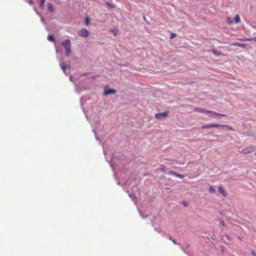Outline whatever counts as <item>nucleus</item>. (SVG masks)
I'll return each instance as SVG.
<instances>
[{
    "instance_id": "1",
    "label": "nucleus",
    "mask_w": 256,
    "mask_h": 256,
    "mask_svg": "<svg viewBox=\"0 0 256 256\" xmlns=\"http://www.w3.org/2000/svg\"><path fill=\"white\" fill-rule=\"evenodd\" d=\"M218 127H225L227 129H228L230 130H232V131L234 130V129L232 127H230L228 125H225V124L222 125V124H213V123L210 124H208L204 125L202 126V129H208V128H218Z\"/></svg>"
},
{
    "instance_id": "2",
    "label": "nucleus",
    "mask_w": 256,
    "mask_h": 256,
    "mask_svg": "<svg viewBox=\"0 0 256 256\" xmlns=\"http://www.w3.org/2000/svg\"><path fill=\"white\" fill-rule=\"evenodd\" d=\"M62 45L64 48L66 56H69L71 54V44L70 41L68 39H66L62 41Z\"/></svg>"
},
{
    "instance_id": "3",
    "label": "nucleus",
    "mask_w": 256,
    "mask_h": 256,
    "mask_svg": "<svg viewBox=\"0 0 256 256\" xmlns=\"http://www.w3.org/2000/svg\"><path fill=\"white\" fill-rule=\"evenodd\" d=\"M78 35L82 38H87L88 36L89 32L86 28H82L78 32Z\"/></svg>"
},
{
    "instance_id": "4",
    "label": "nucleus",
    "mask_w": 256,
    "mask_h": 256,
    "mask_svg": "<svg viewBox=\"0 0 256 256\" xmlns=\"http://www.w3.org/2000/svg\"><path fill=\"white\" fill-rule=\"evenodd\" d=\"M254 147L253 146H250L248 147H247L246 148H244L243 149L241 152L240 153L244 154H250L251 152H252L254 151Z\"/></svg>"
},
{
    "instance_id": "5",
    "label": "nucleus",
    "mask_w": 256,
    "mask_h": 256,
    "mask_svg": "<svg viewBox=\"0 0 256 256\" xmlns=\"http://www.w3.org/2000/svg\"><path fill=\"white\" fill-rule=\"evenodd\" d=\"M194 111L198 112L204 113V114H210L211 110H206L204 108H196L194 109Z\"/></svg>"
},
{
    "instance_id": "6",
    "label": "nucleus",
    "mask_w": 256,
    "mask_h": 256,
    "mask_svg": "<svg viewBox=\"0 0 256 256\" xmlns=\"http://www.w3.org/2000/svg\"><path fill=\"white\" fill-rule=\"evenodd\" d=\"M169 112H163L159 114H155V118H156L160 119V117H166Z\"/></svg>"
},
{
    "instance_id": "7",
    "label": "nucleus",
    "mask_w": 256,
    "mask_h": 256,
    "mask_svg": "<svg viewBox=\"0 0 256 256\" xmlns=\"http://www.w3.org/2000/svg\"><path fill=\"white\" fill-rule=\"evenodd\" d=\"M218 192L222 194L224 196H228V192L222 188V186H219L218 188Z\"/></svg>"
},
{
    "instance_id": "8",
    "label": "nucleus",
    "mask_w": 256,
    "mask_h": 256,
    "mask_svg": "<svg viewBox=\"0 0 256 256\" xmlns=\"http://www.w3.org/2000/svg\"><path fill=\"white\" fill-rule=\"evenodd\" d=\"M116 92V90L113 89H110L108 90H105L104 94L106 96L108 94H114Z\"/></svg>"
},
{
    "instance_id": "9",
    "label": "nucleus",
    "mask_w": 256,
    "mask_h": 256,
    "mask_svg": "<svg viewBox=\"0 0 256 256\" xmlns=\"http://www.w3.org/2000/svg\"><path fill=\"white\" fill-rule=\"evenodd\" d=\"M60 66L63 72L65 73L66 69L68 68V65L64 64V63H62L60 64ZM68 66L70 67V65H69Z\"/></svg>"
},
{
    "instance_id": "10",
    "label": "nucleus",
    "mask_w": 256,
    "mask_h": 256,
    "mask_svg": "<svg viewBox=\"0 0 256 256\" xmlns=\"http://www.w3.org/2000/svg\"><path fill=\"white\" fill-rule=\"evenodd\" d=\"M158 170L160 172H164L166 170V166L164 164H161L160 166V167L158 168Z\"/></svg>"
},
{
    "instance_id": "11",
    "label": "nucleus",
    "mask_w": 256,
    "mask_h": 256,
    "mask_svg": "<svg viewBox=\"0 0 256 256\" xmlns=\"http://www.w3.org/2000/svg\"><path fill=\"white\" fill-rule=\"evenodd\" d=\"M48 8L51 12H54V7L52 6L51 3L48 4Z\"/></svg>"
},
{
    "instance_id": "12",
    "label": "nucleus",
    "mask_w": 256,
    "mask_h": 256,
    "mask_svg": "<svg viewBox=\"0 0 256 256\" xmlns=\"http://www.w3.org/2000/svg\"><path fill=\"white\" fill-rule=\"evenodd\" d=\"M240 22V18L238 14H236L234 17V23L238 24Z\"/></svg>"
},
{
    "instance_id": "13",
    "label": "nucleus",
    "mask_w": 256,
    "mask_h": 256,
    "mask_svg": "<svg viewBox=\"0 0 256 256\" xmlns=\"http://www.w3.org/2000/svg\"><path fill=\"white\" fill-rule=\"evenodd\" d=\"M48 39L49 41L52 42H54L55 39L52 35H48Z\"/></svg>"
},
{
    "instance_id": "14",
    "label": "nucleus",
    "mask_w": 256,
    "mask_h": 256,
    "mask_svg": "<svg viewBox=\"0 0 256 256\" xmlns=\"http://www.w3.org/2000/svg\"><path fill=\"white\" fill-rule=\"evenodd\" d=\"M211 112H210V114H214V115H216V116H226V114H220V113L216 112H214V111L211 110Z\"/></svg>"
},
{
    "instance_id": "15",
    "label": "nucleus",
    "mask_w": 256,
    "mask_h": 256,
    "mask_svg": "<svg viewBox=\"0 0 256 256\" xmlns=\"http://www.w3.org/2000/svg\"><path fill=\"white\" fill-rule=\"evenodd\" d=\"M234 44L236 46H240V47H245V46L246 45V44H241V43H238V42H236V44Z\"/></svg>"
},
{
    "instance_id": "16",
    "label": "nucleus",
    "mask_w": 256,
    "mask_h": 256,
    "mask_svg": "<svg viewBox=\"0 0 256 256\" xmlns=\"http://www.w3.org/2000/svg\"><path fill=\"white\" fill-rule=\"evenodd\" d=\"M226 22L228 24H233V20L230 17L228 18Z\"/></svg>"
},
{
    "instance_id": "17",
    "label": "nucleus",
    "mask_w": 256,
    "mask_h": 256,
    "mask_svg": "<svg viewBox=\"0 0 256 256\" xmlns=\"http://www.w3.org/2000/svg\"><path fill=\"white\" fill-rule=\"evenodd\" d=\"M90 18L88 17L86 18L85 20V24L86 26H88L90 24Z\"/></svg>"
},
{
    "instance_id": "18",
    "label": "nucleus",
    "mask_w": 256,
    "mask_h": 256,
    "mask_svg": "<svg viewBox=\"0 0 256 256\" xmlns=\"http://www.w3.org/2000/svg\"><path fill=\"white\" fill-rule=\"evenodd\" d=\"M45 0H40V6L41 8H43L44 5Z\"/></svg>"
},
{
    "instance_id": "19",
    "label": "nucleus",
    "mask_w": 256,
    "mask_h": 256,
    "mask_svg": "<svg viewBox=\"0 0 256 256\" xmlns=\"http://www.w3.org/2000/svg\"><path fill=\"white\" fill-rule=\"evenodd\" d=\"M106 4L109 8H113L115 7L114 5L110 4L109 2H106Z\"/></svg>"
},
{
    "instance_id": "20",
    "label": "nucleus",
    "mask_w": 256,
    "mask_h": 256,
    "mask_svg": "<svg viewBox=\"0 0 256 256\" xmlns=\"http://www.w3.org/2000/svg\"><path fill=\"white\" fill-rule=\"evenodd\" d=\"M175 176H176V177L180 178H184V176L178 174L176 172Z\"/></svg>"
},
{
    "instance_id": "21",
    "label": "nucleus",
    "mask_w": 256,
    "mask_h": 256,
    "mask_svg": "<svg viewBox=\"0 0 256 256\" xmlns=\"http://www.w3.org/2000/svg\"><path fill=\"white\" fill-rule=\"evenodd\" d=\"M176 34H174V33H171L170 34V39H173L174 38H176Z\"/></svg>"
},
{
    "instance_id": "22",
    "label": "nucleus",
    "mask_w": 256,
    "mask_h": 256,
    "mask_svg": "<svg viewBox=\"0 0 256 256\" xmlns=\"http://www.w3.org/2000/svg\"><path fill=\"white\" fill-rule=\"evenodd\" d=\"M209 191L211 193H214L215 192V190L212 186H210V188Z\"/></svg>"
},
{
    "instance_id": "23",
    "label": "nucleus",
    "mask_w": 256,
    "mask_h": 256,
    "mask_svg": "<svg viewBox=\"0 0 256 256\" xmlns=\"http://www.w3.org/2000/svg\"><path fill=\"white\" fill-rule=\"evenodd\" d=\"M170 240H171L173 243L175 244H178L176 242V240L172 238H170Z\"/></svg>"
},
{
    "instance_id": "24",
    "label": "nucleus",
    "mask_w": 256,
    "mask_h": 256,
    "mask_svg": "<svg viewBox=\"0 0 256 256\" xmlns=\"http://www.w3.org/2000/svg\"><path fill=\"white\" fill-rule=\"evenodd\" d=\"M212 52L214 54H216V55H219L220 52H216V51L215 50H212Z\"/></svg>"
},
{
    "instance_id": "25",
    "label": "nucleus",
    "mask_w": 256,
    "mask_h": 256,
    "mask_svg": "<svg viewBox=\"0 0 256 256\" xmlns=\"http://www.w3.org/2000/svg\"><path fill=\"white\" fill-rule=\"evenodd\" d=\"M252 40H254L255 41H256V37L254 38H246L245 40H246V41H251Z\"/></svg>"
},
{
    "instance_id": "26",
    "label": "nucleus",
    "mask_w": 256,
    "mask_h": 256,
    "mask_svg": "<svg viewBox=\"0 0 256 256\" xmlns=\"http://www.w3.org/2000/svg\"><path fill=\"white\" fill-rule=\"evenodd\" d=\"M168 174H173V175H174V176H175V175H176V172H174V171H170V172H168Z\"/></svg>"
},
{
    "instance_id": "27",
    "label": "nucleus",
    "mask_w": 256,
    "mask_h": 256,
    "mask_svg": "<svg viewBox=\"0 0 256 256\" xmlns=\"http://www.w3.org/2000/svg\"><path fill=\"white\" fill-rule=\"evenodd\" d=\"M250 26L256 29V24H251Z\"/></svg>"
},
{
    "instance_id": "28",
    "label": "nucleus",
    "mask_w": 256,
    "mask_h": 256,
    "mask_svg": "<svg viewBox=\"0 0 256 256\" xmlns=\"http://www.w3.org/2000/svg\"><path fill=\"white\" fill-rule=\"evenodd\" d=\"M182 204H183L184 206H188V204H187L186 202H185V201L182 202Z\"/></svg>"
},
{
    "instance_id": "29",
    "label": "nucleus",
    "mask_w": 256,
    "mask_h": 256,
    "mask_svg": "<svg viewBox=\"0 0 256 256\" xmlns=\"http://www.w3.org/2000/svg\"><path fill=\"white\" fill-rule=\"evenodd\" d=\"M252 254L253 256H256V252H254V250H252Z\"/></svg>"
},
{
    "instance_id": "30",
    "label": "nucleus",
    "mask_w": 256,
    "mask_h": 256,
    "mask_svg": "<svg viewBox=\"0 0 256 256\" xmlns=\"http://www.w3.org/2000/svg\"><path fill=\"white\" fill-rule=\"evenodd\" d=\"M220 224L222 226H224V222L222 220H220Z\"/></svg>"
},
{
    "instance_id": "31",
    "label": "nucleus",
    "mask_w": 256,
    "mask_h": 256,
    "mask_svg": "<svg viewBox=\"0 0 256 256\" xmlns=\"http://www.w3.org/2000/svg\"><path fill=\"white\" fill-rule=\"evenodd\" d=\"M254 154L256 156V152Z\"/></svg>"
}]
</instances>
